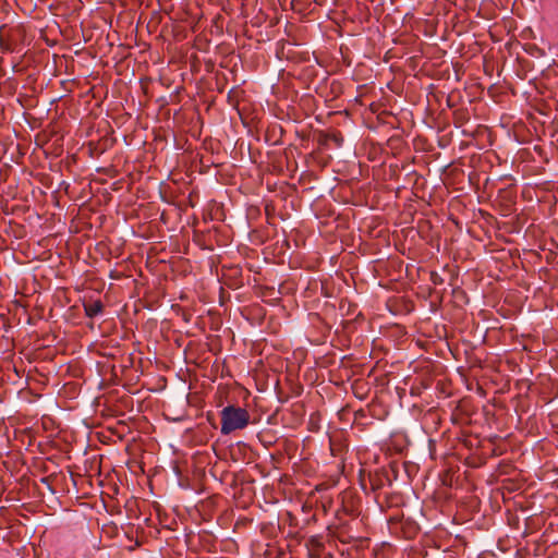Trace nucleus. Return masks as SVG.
<instances>
[{
	"mask_svg": "<svg viewBox=\"0 0 558 558\" xmlns=\"http://www.w3.org/2000/svg\"><path fill=\"white\" fill-rule=\"evenodd\" d=\"M88 317H95L102 312V304L99 301H93L84 305Z\"/></svg>",
	"mask_w": 558,
	"mask_h": 558,
	"instance_id": "nucleus-2",
	"label": "nucleus"
},
{
	"mask_svg": "<svg viewBox=\"0 0 558 558\" xmlns=\"http://www.w3.org/2000/svg\"><path fill=\"white\" fill-rule=\"evenodd\" d=\"M221 434L230 433L245 428L250 423L248 412L240 407L228 405L221 410Z\"/></svg>",
	"mask_w": 558,
	"mask_h": 558,
	"instance_id": "nucleus-1",
	"label": "nucleus"
}]
</instances>
